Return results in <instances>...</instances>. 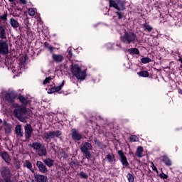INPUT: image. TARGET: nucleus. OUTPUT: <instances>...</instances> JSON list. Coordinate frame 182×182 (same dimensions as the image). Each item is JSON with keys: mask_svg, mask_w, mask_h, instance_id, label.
<instances>
[{"mask_svg": "<svg viewBox=\"0 0 182 182\" xmlns=\"http://www.w3.org/2000/svg\"><path fill=\"white\" fill-rule=\"evenodd\" d=\"M120 41L124 45H132V43H136L137 35L134 32L127 31L123 36H120Z\"/></svg>", "mask_w": 182, "mask_h": 182, "instance_id": "1", "label": "nucleus"}, {"mask_svg": "<svg viewBox=\"0 0 182 182\" xmlns=\"http://www.w3.org/2000/svg\"><path fill=\"white\" fill-rule=\"evenodd\" d=\"M71 73L78 80H85L86 79V70H82L79 65L75 64L71 67Z\"/></svg>", "mask_w": 182, "mask_h": 182, "instance_id": "2", "label": "nucleus"}, {"mask_svg": "<svg viewBox=\"0 0 182 182\" xmlns=\"http://www.w3.org/2000/svg\"><path fill=\"white\" fill-rule=\"evenodd\" d=\"M43 139H46V140H50V139H62V131L56 130L51 132H46L43 135Z\"/></svg>", "mask_w": 182, "mask_h": 182, "instance_id": "3", "label": "nucleus"}, {"mask_svg": "<svg viewBox=\"0 0 182 182\" xmlns=\"http://www.w3.org/2000/svg\"><path fill=\"white\" fill-rule=\"evenodd\" d=\"M27 112L25 107H18L14 110V115L18 120H25Z\"/></svg>", "mask_w": 182, "mask_h": 182, "instance_id": "4", "label": "nucleus"}, {"mask_svg": "<svg viewBox=\"0 0 182 182\" xmlns=\"http://www.w3.org/2000/svg\"><path fill=\"white\" fill-rule=\"evenodd\" d=\"M93 149V146H92V144L89 142H85L82 143L80 145V149L82 152V154L85 156V157H92V154H90V150Z\"/></svg>", "mask_w": 182, "mask_h": 182, "instance_id": "5", "label": "nucleus"}, {"mask_svg": "<svg viewBox=\"0 0 182 182\" xmlns=\"http://www.w3.org/2000/svg\"><path fill=\"white\" fill-rule=\"evenodd\" d=\"M9 53L8 40H0V55H8Z\"/></svg>", "mask_w": 182, "mask_h": 182, "instance_id": "6", "label": "nucleus"}, {"mask_svg": "<svg viewBox=\"0 0 182 182\" xmlns=\"http://www.w3.org/2000/svg\"><path fill=\"white\" fill-rule=\"evenodd\" d=\"M16 96H18V94H16V92L9 91L6 92L4 97L6 102H8V103L12 104L15 102V99H16Z\"/></svg>", "mask_w": 182, "mask_h": 182, "instance_id": "7", "label": "nucleus"}, {"mask_svg": "<svg viewBox=\"0 0 182 182\" xmlns=\"http://www.w3.org/2000/svg\"><path fill=\"white\" fill-rule=\"evenodd\" d=\"M32 133H33V128H32V125L27 124L24 127V136L26 137V140H29V139L32 137Z\"/></svg>", "mask_w": 182, "mask_h": 182, "instance_id": "8", "label": "nucleus"}, {"mask_svg": "<svg viewBox=\"0 0 182 182\" xmlns=\"http://www.w3.org/2000/svg\"><path fill=\"white\" fill-rule=\"evenodd\" d=\"M118 155L120 157V162L122 163V166L124 167H129V161H127V157L124 155V153L122 150L118 151Z\"/></svg>", "mask_w": 182, "mask_h": 182, "instance_id": "9", "label": "nucleus"}, {"mask_svg": "<svg viewBox=\"0 0 182 182\" xmlns=\"http://www.w3.org/2000/svg\"><path fill=\"white\" fill-rule=\"evenodd\" d=\"M63 86H65V80H63L62 83L59 86L54 85L51 88H49L48 93H49L50 95H52V93L60 92Z\"/></svg>", "mask_w": 182, "mask_h": 182, "instance_id": "10", "label": "nucleus"}, {"mask_svg": "<svg viewBox=\"0 0 182 182\" xmlns=\"http://www.w3.org/2000/svg\"><path fill=\"white\" fill-rule=\"evenodd\" d=\"M36 166L41 173L43 174H46L48 171V168H46V165L43 164V162L41 161H36Z\"/></svg>", "mask_w": 182, "mask_h": 182, "instance_id": "11", "label": "nucleus"}, {"mask_svg": "<svg viewBox=\"0 0 182 182\" xmlns=\"http://www.w3.org/2000/svg\"><path fill=\"white\" fill-rule=\"evenodd\" d=\"M71 133L73 140H75V141L82 140V134H79V132L76 130V129H72Z\"/></svg>", "mask_w": 182, "mask_h": 182, "instance_id": "12", "label": "nucleus"}, {"mask_svg": "<svg viewBox=\"0 0 182 182\" xmlns=\"http://www.w3.org/2000/svg\"><path fill=\"white\" fill-rule=\"evenodd\" d=\"M34 180L36 182H48V176L42 174L35 175ZM33 182H34L33 180Z\"/></svg>", "mask_w": 182, "mask_h": 182, "instance_id": "13", "label": "nucleus"}, {"mask_svg": "<svg viewBox=\"0 0 182 182\" xmlns=\"http://www.w3.org/2000/svg\"><path fill=\"white\" fill-rule=\"evenodd\" d=\"M8 40L6 37V26L0 25V41Z\"/></svg>", "mask_w": 182, "mask_h": 182, "instance_id": "14", "label": "nucleus"}, {"mask_svg": "<svg viewBox=\"0 0 182 182\" xmlns=\"http://www.w3.org/2000/svg\"><path fill=\"white\" fill-rule=\"evenodd\" d=\"M52 59L55 63H62L63 62V55L60 54H52Z\"/></svg>", "mask_w": 182, "mask_h": 182, "instance_id": "15", "label": "nucleus"}, {"mask_svg": "<svg viewBox=\"0 0 182 182\" xmlns=\"http://www.w3.org/2000/svg\"><path fill=\"white\" fill-rule=\"evenodd\" d=\"M18 99L21 103V105H23V106H26L27 105H31V100H29V98L28 97H25L23 95H19L18 97Z\"/></svg>", "mask_w": 182, "mask_h": 182, "instance_id": "16", "label": "nucleus"}, {"mask_svg": "<svg viewBox=\"0 0 182 182\" xmlns=\"http://www.w3.org/2000/svg\"><path fill=\"white\" fill-rule=\"evenodd\" d=\"M109 8H114L117 11H120V7L119 6L118 0H109Z\"/></svg>", "mask_w": 182, "mask_h": 182, "instance_id": "17", "label": "nucleus"}, {"mask_svg": "<svg viewBox=\"0 0 182 182\" xmlns=\"http://www.w3.org/2000/svg\"><path fill=\"white\" fill-rule=\"evenodd\" d=\"M10 25L14 29H18V28L21 26V24H19V21H18V20L15 19L14 18H10Z\"/></svg>", "mask_w": 182, "mask_h": 182, "instance_id": "18", "label": "nucleus"}, {"mask_svg": "<svg viewBox=\"0 0 182 182\" xmlns=\"http://www.w3.org/2000/svg\"><path fill=\"white\" fill-rule=\"evenodd\" d=\"M162 161L167 167L173 166V161H171V159H170V158L166 155L162 156Z\"/></svg>", "mask_w": 182, "mask_h": 182, "instance_id": "19", "label": "nucleus"}, {"mask_svg": "<svg viewBox=\"0 0 182 182\" xmlns=\"http://www.w3.org/2000/svg\"><path fill=\"white\" fill-rule=\"evenodd\" d=\"M143 151H144V149L143 148V146H139L136 149L135 156L139 159H141V157H143Z\"/></svg>", "mask_w": 182, "mask_h": 182, "instance_id": "20", "label": "nucleus"}, {"mask_svg": "<svg viewBox=\"0 0 182 182\" xmlns=\"http://www.w3.org/2000/svg\"><path fill=\"white\" fill-rule=\"evenodd\" d=\"M15 132L17 136H19L20 137H22L23 136V131L22 130V126H21V124H18L16 126Z\"/></svg>", "mask_w": 182, "mask_h": 182, "instance_id": "21", "label": "nucleus"}, {"mask_svg": "<svg viewBox=\"0 0 182 182\" xmlns=\"http://www.w3.org/2000/svg\"><path fill=\"white\" fill-rule=\"evenodd\" d=\"M105 159L107 160L108 163H113V161H116V157L113 153L107 154Z\"/></svg>", "mask_w": 182, "mask_h": 182, "instance_id": "22", "label": "nucleus"}, {"mask_svg": "<svg viewBox=\"0 0 182 182\" xmlns=\"http://www.w3.org/2000/svg\"><path fill=\"white\" fill-rule=\"evenodd\" d=\"M37 152L40 157L48 155V150L46 149V148H45V146L41 147L39 150L37 151Z\"/></svg>", "mask_w": 182, "mask_h": 182, "instance_id": "23", "label": "nucleus"}, {"mask_svg": "<svg viewBox=\"0 0 182 182\" xmlns=\"http://www.w3.org/2000/svg\"><path fill=\"white\" fill-rule=\"evenodd\" d=\"M43 163L47 165L48 167H53L55 164V161L50 158H47L43 160Z\"/></svg>", "mask_w": 182, "mask_h": 182, "instance_id": "24", "label": "nucleus"}, {"mask_svg": "<svg viewBox=\"0 0 182 182\" xmlns=\"http://www.w3.org/2000/svg\"><path fill=\"white\" fill-rule=\"evenodd\" d=\"M44 48H46V49H48V51L50 52V53H53V50L56 49L55 48L52 46V45H50V43L47 41L44 43Z\"/></svg>", "mask_w": 182, "mask_h": 182, "instance_id": "25", "label": "nucleus"}, {"mask_svg": "<svg viewBox=\"0 0 182 182\" xmlns=\"http://www.w3.org/2000/svg\"><path fill=\"white\" fill-rule=\"evenodd\" d=\"M32 147L33 150H36V151H38L42 148V144H41V142H33Z\"/></svg>", "mask_w": 182, "mask_h": 182, "instance_id": "26", "label": "nucleus"}, {"mask_svg": "<svg viewBox=\"0 0 182 182\" xmlns=\"http://www.w3.org/2000/svg\"><path fill=\"white\" fill-rule=\"evenodd\" d=\"M1 158L3 159V160H4L6 163H9V161H11V158L9 157V154H8L6 151H4L1 154Z\"/></svg>", "mask_w": 182, "mask_h": 182, "instance_id": "27", "label": "nucleus"}, {"mask_svg": "<svg viewBox=\"0 0 182 182\" xmlns=\"http://www.w3.org/2000/svg\"><path fill=\"white\" fill-rule=\"evenodd\" d=\"M137 75L141 77H149L150 76V73L147 70L139 71L137 73Z\"/></svg>", "mask_w": 182, "mask_h": 182, "instance_id": "28", "label": "nucleus"}, {"mask_svg": "<svg viewBox=\"0 0 182 182\" xmlns=\"http://www.w3.org/2000/svg\"><path fill=\"white\" fill-rule=\"evenodd\" d=\"M143 28L145 32H151V31H153V27L147 23L143 24Z\"/></svg>", "mask_w": 182, "mask_h": 182, "instance_id": "29", "label": "nucleus"}, {"mask_svg": "<svg viewBox=\"0 0 182 182\" xmlns=\"http://www.w3.org/2000/svg\"><path fill=\"white\" fill-rule=\"evenodd\" d=\"M0 18L3 22H6L8 21V11H4L2 15H0Z\"/></svg>", "mask_w": 182, "mask_h": 182, "instance_id": "30", "label": "nucleus"}, {"mask_svg": "<svg viewBox=\"0 0 182 182\" xmlns=\"http://www.w3.org/2000/svg\"><path fill=\"white\" fill-rule=\"evenodd\" d=\"M129 52V55H140V51L136 48H130Z\"/></svg>", "mask_w": 182, "mask_h": 182, "instance_id": "31", "label": "nucleus"}, {"mask_svg": "<svg viewBox=\"0 0 182 182\" xmlns=\"http://www.w3.org/2000/svg\"><path fill=\"white\" fill-rule=\"evenodd\" d=\"M78 176H79L80 178H82L84 180H87V178H89V175H87V173L83 172V171H80L78 173Z\"/></svg>", "mask_w": 182, "mask_h": 182, "instance_id": "32", "label": "nucleus"}, {"mask_svg": "<svg viewBox=\"0 0 182 182\" xmlns=\"http://www.w3.org/2000/svg\"><path fill=\"white\" fill-rule=\"evenodd\" d=\"M24 166L28 168V170H31V171H33L32 170V164L31 163V161H29V160L25 161Z\"/></svg>", "mask_w": 182, "mask_h": 182, "instance_id": "33", "label": "nucleus"}, {"mask_svg": "<svg viewBox=\"0 0 182 182\" xmlns=\"http://www.w3.org/2000/svg\"><path fill=\"white\" fill-rule=\"evenodd\" d=\"M115 14L118 16V19H123L124 18V13L122 12V10H118L117 11L115 12Z\"/></svg>", "mask_w": 182, "mask_h": 182, "instance_id": "34", "label": "nucleus"}, {"mask_svg": "<svg viewBox=\"0 0 182 182\" xmlns=\"http://www.w3.org/2000/svg\"><path fill=\"white\" fill-rule=\"evenodd\" d=\"M141 61V63H144V65H146V63H150V62H151V58L149 57L142 58Z\"/></svg>", "mask_w": 182, "mask_h": 182, "instance_id": "35", "label": "nucleus"}, {"mask_svg": "<svg viewBox=\"0 0 182 182\" xmlns=\"http://www.w3.org/2000/svg\"><path fill=\"white\" fill-rule=\"evenodd\" d=\"M127 178L129 182H134V176L130 173H127Z\"/></svg>", "mask_w": 182, "mask_h": 182, "instance_id": "36", "label": "nucleus"}, {"mask_svg": "<svg viewBox=\"0 0 182 182\" xmlns=\"http://www.w3.org/2000/svg\"><path fill=\"white\" fill-rule=\"evenodd\" d=\"M119 2V11H124L126 9V6H124V3L123 1L118 0Z\"/></svg>", "mask_w": 182, "mask_h": 182, "instance_id": "37", "label": "nucleus"}, {"mask_svg": "<svg viewBox=\"0 0 182 182\" xmlns=\"http://www.w3.org/2000/svg\"><path fill=\"white\" fill-rule=\"evenodd\" d=\"M72 56H73V53H72V48H69L67 51V58L72 59Z\"/></svg>", "mask_w": 182, "mask_h": 182, "instance_id": "38", "label": "nucleus"}, {"mask_svg": "<svg viewBox=\"0 0 182 182\" xmlns=\"http://www.w3.org/2000/svg\"><path fill=\"white\" fill-rule=\"evenodd\" d=\"M94 143L95 144H96V146H97L98 147H102L103 146V143L100 142V141L99 139H97V138H95L94 139Z\"/></svg>", "mask_w": 182, "mask_h": 182, "instance_id": "39", "label": "nucleus"}, {"mask_svg": "<svg viewBox=\"0 0 182 182\" xmlns=\"http://www.w3.org/2000/svg\"><path fill=\"white\" fill-rule=\"evenodd\" d=\"M130 141L134 142V141H139V137L136 135H131L129 137Z\"/></svg>", "mask_w": 182, "mask_h": 182, "instance_id": "40", "label": "nucleus"}, {"mask_svg": "<svg viewBox=\"0 0 182 182\" xmlns=\"http://www.w3.org/2000/svg\"><path fill=\"white\" fill-rule=\"evenodd\" d=\"M70 166L73 168V167H77V166H79V162L77 161V160H73L70 162Z\"/></svg>", "mask_w": 182, "mask_h": 182, "instance_id": "41", "label": "nucleus"}, {"mask_svg": "<svg viewBox=\"0 0 182 182\" xmlns=\"http://www.w3.org/2000/svg\"><path fill=\"white\" fill-rule=\"evenodd\" d=\"M160 178H162L163 180H167L168 178V176L164 172L159 174Z\"/></svg>", "mask_w": 182, "mask_h": 182, "instance_id": "42", "label": "nucleus"}, {"mask_svg": "<svg viewBox=\"0 0 182 182\" xmlns=\"http://www.w3.org/2000/svg\"><path fill=\"white\" fill-rule=\"evenodd\" d=\"M28 12L30 16H35V10L33 9H29Z\"/></svg>", "mask_w": 182, "mask_h": 182, "instance_id": "43", "label": "nucleus"}, {"mask_svg": "<svg viewBox=\"0 0 182 182\" xmlns=\"http://www.w3.org/2000/svg\"><path fill=\"white\" fill-rule=\"evenodd\" d=\"M50 80H52L51 77H46V79L43 80V85H47V83H49V82H50Z\"/></svg>", "mask_w": 182, "mask_h": 182, "instance_id": "44", "label": "nucleus"}, {"mask_svg": "<svg viewBox=\"0 0 182 182\" xmlns=\"http://www.w3.org/2000/svg\"><path fill=\"white\" fill-rule=\"evenodd\" d=\"M61 154H62L63 159H68V157H69V154L68 153H66V151H63L61 152Z\"/></svg>", "mask_w": 182, "mask_h": 182, "instance_id": "45", "label": "nucleus"}, {"mask_svg": "<svg viewBox=\"0 0 182 182\" xmlns=\"http://www.w3.org/2000/svg\"><path fill=\"white\" fill-rule=\"evenodd\" d=\"M151 167L152 168L153 171H156V173L157 174H159V170L157 169V167H156V166H154V164L153 162H151Z\"/></svg>", "mask_w": 182, "mask_h": 182, "instance_id": "46", "label": "nucleus"}, {"mask_svg": "<svg viewBox=\"0 0 182 182\" xmlns=\"http://www.w3.org/2000/svg\"><path fill=\"white\" fill-rule=\"evenodd\" d=\"M20 2H21V4H22L23 5H26V4H27V1H26V0H18Z\"/></svg>", "mask_w": 182, "mask_h": 182, "instance_id": "47", "label": "nucleus"}, {"mask_svg": "<svg viewBox=\"0 0 182 182\" xmlns=\"http://www.w3.org/2000/svg\"><path fill=\"white\" fill-rule=\"evenodd\" d=\"M116 46H117L118 48H119L120 49H122V44L120 43H116Z\"/></svg>", "mask_w": 182, "mask_h": 182, "instance_id": "48", "label": "nucleus"}, {"mask_svg": "<svg viewBox=\"0 0 182 182\" xmlns=\"http://www.w3.org/2000/svg\"><path fill=\"white\" fill-rule=\"evenodd\" d=\"M16 9L17 11H22V9H21V8H19V7H16Z\"/></svg>", "mask_w": 182, "mask_h": 182, "instance_id": "49", "label": "nucleus"}, {"mask_svg": "<svg viewBox=\"0 0 182 182\" xmlns=\"http://www.w3.org/2000/svg\"><path fill=\"white\" fill-rule=\"evenodd\" d=\"M178 62H181H181H182V58L181 57L179 58Z\"/></svg>", "mask_w": 182, "mask_h": 182, "instance_id": "50", "label": "nucleus"}, {"mask_svg": "<svg viewBox=\"0 0 182 182\" xmlns=\"http://www.w3.org/2000/svg\"><path fill=\"white\" fill-rule=\"evenodd\" d=\"M9 2H14L15 0H9Z\"/></svg>", "mask_w": 182, "mask_h": 182, "instance_id": "51", "label": "nucleus"}, {"mask_svg": "<svg viewBox=\"0 0 182 182\" xmlns=\"http://www.w3.org/2000/svg\"><path fill=\"white\" fill-rule=\"evenodd\" d=\"M1 123H2V119H0V124H1Z\"/></svg>", "mask_w": 182, "mask_h": 182, "instance_id": "52", "label": "nucleus"}, {"mask_svg": "<svg viewBox=\"0 0 182 182\" xmlns=\"http://www.w3.org/2000/svg\"><path fill=\"white\" fill-rule=\"evenodd\" d=\"M181 68L182 69V62H181Z\"/></svg>", "mask_w": 182, "mask_h": 182, "instance_id": "53", "label": "nucleus"}, {"mask_svg": "<svg viewBox=\"0 0 182 182\" xmlns=\"http://www.w3.org/2000/svg\"><path fill=\"white\" fill-rule=\"evenodd\" d=\"M27 182H30L29 181H27Z\"/></svg>", "mask_w": 182, "mask_h": 182, "instance_id": "54", "label": "nucleus"}]
</instances>
